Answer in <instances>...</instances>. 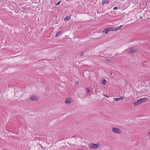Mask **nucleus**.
Masks as SVG:
<instances>
[{
    "label": "nucleus",
    "mask_w": 150,
    "mask_h": 150,
    "mask_svg": "<svg viewBox=\"0 0 150 150\" xmlns=\"http://www.w3.org/2000/svg\"><path fill=\"white\" fill-rule=\"evenodd\" d=\"M140 18H142V17L141 16V17H140Z\"/></svg>",
    "instance_id": "nucleus-23"
},
{
    "label": "nucleus",
    "mask_w": 150,
    "mask_h": 150,
    "mask_svg": "<svg viewBox=\"0 0 150 150\" xmlns=\"http://www.w3.org/2000/svg\"><path fill=\"white\" fill-rule=\"evenodd\" d=\"M39 98L37 95H33L31 96L30 98V100L32 101L38 100H39Z\"/></svg>",
    "instance_id": "nucleus-4"
},
{
    "label": "nucleus",
    "mask_w": 150,
    "mask_h": 150,
    "mask_svg": "<svg viewBox=\"0 0 150 150\" xmlns=\"http://www.w3.org/2000/svg\"><path fill=\"white\" fill-rule=\"evenodd\" d=\"M73 100L71 98H68L66 99L65 103L66 104H69L73 102Z\"/></svg>",
    "instance_id": "nucleus-5"
},
{
    "label": "nucleus",
    "mask_w": 150,
    "mask_h": 150,
    "mask_svg": "<svg viewBox=\"0 0 150 150\" xmlns=\"http://www.w3.org/2000/svg\"><path fill=\"white\" fill-rule=\"evenodd\" d=\"M86 92L87 93H88L90 92V90H89V89L88 88H86Z\"/></svg>",
    "instance_id": "nucleus-15"
},
{
    "label": "nucleus",
    "mask_w": 150,
    "mask_h": 150,
    "mask_svg": "<svg viewBox=\"0 0 150 150\" xmlns=\"http://www.w3.org/2000/svg\"><path fill=\"white\" fill-rule=\"evenodd\" d=\"M123 25H121L120 26H119L117 28H116V29H117V30L120 29L122 27H123Z\"/></svg>",
    "instance_id": "nucleus-14"
},
{
    "label": "nucleus",
    "mask_w": 150,
    "mask_h": 150,
    "mask_svg": "<svg viewBox=\"0 0 150 150\" xmlns=\"http://www.w3.org/2000/svg\"><path fill=\"white\" fill-rule=\"evenodd\" d=\"M71 16H67L64 19V20L66 21H69L71 18Z\"/></svg>",
    "instance_id": "nucleus-8"
},
{
    "label": "nucleus",
    "mask_w": 150,
    "mask_h": 150,
    "mask_svg": "<svg viewBox=\"0 0 150 150\" xmlns=\"http://www.w3.org/2000/svg\"><path fill=\"white\" fill-rule=\"evenodd\" d=\"M61 31H59L58 32V33H57L56 34V35H55L56 37H58L59 36V34H61Z\"/></svg>",
    "instance_id": "nucleus-13"
},
{
    "label": "nucleus",
    "mask_w": 150,
    "mask_h": 150,
    "mask_svg": "<svg viewBox=\"0 0 150 150\" xmlns=\"http://www.w3.org/2000/svg\"><path fill=\"white\" fill-rule=\"evenodd\" d=\"M112 132L115 134H119L122 133L121 130L119 128L113 127L112 128Z\"/></svg>",
    "instance_id": "nucleus-3"
},
{
    "label": "nucleus",
    "mask_w": 150,
    "mask_h": 150,
    "mask_svg": "<svg viewBox=\"0 0 150 150\" xmlns=\"http://www.w3.org/2000/svg\"><path fill=\"white\" fill-rule=\"evenodd\" d=\"M104 96L105 97H106L107 98H109V97H108V96H106V95H104Z\"/></svg>",
    "instance_id": "nucleus-19"
},
{
    "label": "nucleus",
    "mask_w": 150,
    "mask_h": 150,
    "mask_svg": "<svg viewBox=\"0 0 150 150\" xmlns=\"http://www.w3.org/2000/svg\"><path fill=\"white\" fill-rule=\"evenodd\" d=\"M135 51V50L134 48H132L129 50V52L131 53H133Z\"/></svg>",
    "instance_id": "nucleus-12"
},
{
    "label": "nucleus",
    "mask_w": 150,
    "mask_h": 150,
    "mask_svg": "<svg viewBox=\"0 0 150 150\" xmlns=\"http://www.w3.org/2000/svg\"><path fill=\"white\" fill-rule=\"evenodd\" d=\"M118 9V8L117 7H114L113 8V9L114 10H117Z\"/></svg>",
    "instance_id": "nucleus-17"
},
{
    "label": "nucleus",
    "mask_w": 150,
    "mask_h": 150,
    "mask_svg": "<svg viewBox=\"0 0 150 150\" xmlns=\"http://www.w3.org/2000/svg\"><path fill=\"white\" fill-rule=\"evenodd\" d=\"M76 84H78V82H76Z\"/></svg>",
    "instance_id": "nucleus-21"
},
{
    "label": "nucleus",
    "mask_w": 150,
    "mask_h": 150,
    "mask_svg": "<svg viewBox=\"0 0 150 150\" xmlns=\"http://www.w3.org/2000/svg\"><path fill=\"white\" fill-rule=\"evenodd\" d=\"M124 98V96H121L119 98H114L113 99L115 101H118L122 100Z\"/></svg>",
    "instance_id": "nucleus-6"
},
{
    "label": "nucleus",
    "mask_w": 150,
    "mask_h": 150,
    "mask_svg": "<svg viewBox=\"0 0 150 150\" xmlns=\"http://www.w3.org/2000/svg\"><path fill=\"white\" fill-rule=\"evenodd\" d=\"M109 0H103L102 4V5H104L105 4H108L109 2Z\"/></svg>",
    "instance_id": "nucleus-7"
},
{
    "label": "nucleus",
    "mask_w": 150,
    "mask_h": 150,
    "mask_svg": "<svg viewBox=\"0 0 150 150\" xmlns=\"http://www.w3.org/2000/svg\"><path fill=\"white\" fill-rule=\"evenodd\" d=\"M109 31H110L109 30V28H105L103 31V33H105L106 34H107Z\"/></svg>",
    "instance_id": "nucleus-9"
},
{
    "label": "nucleus",
    "mask_w": 150,
    "mask_h": 150,
    "mask_svg": "<svg viewBox=\"0 0 150 150\" xmlns=\"http://www.w3.org/2000/svg\"><path fill=\"white\" fill-rule=\"evenodd\" d=\"M109 29V30L110 31H116L117 30V29H116V28H108Z\"/></svg>",
    "instance_id": "nucleus-10"
},
{
    "label": "nucleus",
    "mask_w": 150,
    "mask_h": 150,
    "mask_svg": "<svg viewBox=\"0 0 150 150\" xmlns=\"http://www.w3.org/2000/svg\"><path fill=\"white\" fill-rule=\"evenodd\" d=\"M100 146V144L99 143L95 144L93 143H92L89 145L88 147L90 149H95L98 148Z\"/></svg>",
    "instance_id": "nucleus-2"
},
{
    "label": "nucleus",
    "mask_w": 150,
    "mask_h": 150,
    "mask_svg": "<svg viewBox=\"0 0 150 150\" xmlns=\"http://www.w3.org/2000/svg\"><path fill=\"white\" fill-rule=\"evenodd\" d=\"M149 134L150 136V131H149Z\"/></svg>",
    "instance_id": "nucleus-20"
},
{
    "label": "nucleus",
    "mask_w": 150,
    "mask_h": 150,
    "mask_svg": "<svg viewBox=\"0 0 150 150\" xmlns=\"http://www.w3.org/2000/svg\"><path fill=\"white\" fill-rule=\"evenodd\" d=\"M61 2V1H60L59 2H57L55 6L58 5Z\"/></svg>",
    "instance_id": "nucleus-16"
},
{
    "label": "nucleus",
    "mask_w": 150,
    "mask_h": 150,
    "mask_svg": "<svg viewBox=\"0 0 150 150\" xmlns=\"http://www.w3.org/2000/svg\"><path fill=\"white\" fill-rule=\"evenodd\" d=\"M84 150L83 149H79V150Z\"/></svg>",
    "instance_id": "nucleus-22"
},
{
    "label": "nucleus",
    "mask_w": 150,
    "mask_h": 150,
    "mask_svg": "<svg viewBox=\"0 0 150 150\" xmlns=\"http://www.w3.org/2000/svg\"><path fill=\"white\" fill-rule=\"evenodd\" d=\"M107 81L105 79H103L102 81V83L103 85H105Z\"/></svg>",
    "instance_id": "nucleus-11"
},
{
    "label": "nucleus",
    "mask_w": 150,
    "mask_h": 150,
    "mask_svg": "<svg viewBox=\"0 0 150 150\" xmlns=\"http://www.w3.org/2000/svg\"><path fill=\"white\" fill-rule=\"evenodd\" d=\"M147 100V98H141L138 100L137 101L134 102L133 103L134 105L135 106H137L139 104L146 101Z\"/></svg>",
    "instance_id": "nucleus-1"
},
{
    "label": "nucleus",
    "mask_w": 150,
    "mask_h": 150,
    "mask_svg": "<svg viewBox=\"0 0 150 150\" xmlns=\"http://www.w3.org/2000/svg\"><path fill=\"white\" fill-rule=\"evenodd\" d=\"M106 60L107 62H112L111 60H110V61H109V60L108 59H106Z\"/></svg>",
    "instance_id": "nucleus-18"
}]
</instances>
